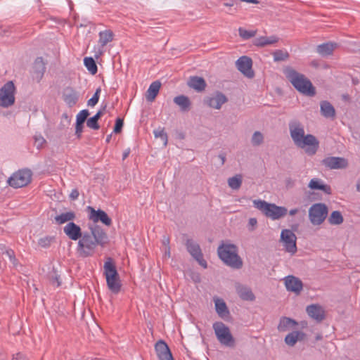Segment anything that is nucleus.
Returning <instances> with one entry per match:
<instances>
[{
    "mask_svg": "<svg viewBox=\"0 0 360 360\" xmlns=\"http://www.w3.org/2000/svg\"><path fill=\"white\" fill-rule=\"evenodd\" d=\"M288 125L290 137L295 145L301 148L307 146L305 152L309 155H314L319 146L317 139L312 134L305 135L304 126L298 120H291Z\"/></svg>",
    "mask_w": 360,
    "mask_h": 360,
    "instance_id": "nucleus-1",
    "label": "nucleus"
},
{
    "mask_svg": "<svg viewBox=\"0 0 360 360\" xmlns=\"http://www.w3.org/2000/svg\"><path fill=\"white\" fill-rule=\"evenodd\" d=\"M283 73L292 85L300 93L313 96L316 94L311 82L303 74L297 72L291 67H285Z\"/></svg>",
    "mask_w": 360,
    "mask_h": 360,
    "instance_id": "nucleus-2",
    "label": "nucleus"
},
{
    "mask_svg": "<svg viewBox=\"0 0 360 360\" xmlns=\"http://www.w3.org/2000/svg\"><path fill=\"white\" fill-rule=\"evenodd\" d=\"M238 247L231 243H222L217 248L219 259L228 266L233 269L242 268L243 262L238 254Z\"/></svg>",
    "mask_w": 360,
    "mask_h": 360,
    "instance_id": "nucleus-3",
    "label": "nucleus"
},
{
    "mask_svg": "<svg viewBox=\"0 0 360 360\" xmlns=\"http://www.w3.org/2000/svg\"><path fill=\"white\" fill-rule=\"evenodd\" d=\"M89 232H84L82 237L78 241L77 253L82 257H91L94 255L98 243Z\"/></svg>",
    "mask_w": 360,
    "mask_h": 360,
    "instance_id": "nucleus-4",
    "label": "nucleus"
},
{
    "mask_svg": "<svg viewBox=\"0 0 360 360\" xmlns=\"http://www.w3.org/2000/svg\"><path fill=\"white\" fill-rule=\"evenodd\" d=\"M212 327L217 340L221 345L229 347L234 346L235 340L228 326L222 322H215Z\"/></svg>",
    "mask_w": 360,
    "mask_h": 360,
    "instance_id": "nucleus-5",
    "label": "nucleus"
},
{
    "mask_svg": "<svg viewBox=\"0 0 360 360\" xmlns=\"http://www.w3.org/2000/svg\"><path fill=\"white\" fill-rule=\"evenodd\" d=\"M328 207L321 202L312 205L309 209V219L314 226L321 225L328 216Z\"/></svg>",
    "mask_w": 360,
    "mask_h": 360,
    "instance_id": "nucleus-6",
    "label": "nucleus"
},
{
    "mask_svg": "<svg viewBox=\"0 0 360 360\" xmlns=\"http://www.w3.org/2000/svg\"><path fill=\"white\" fill-rule=\"evenodd\" d=\"M32 173L29 169H20L13 173L8 179L10 186L18 188L26 186L31 182Z\"/></svg>",
    "mask_w": 360,
    "mask_h": 360,
    "instance_id": "nucleus-7",
    "label": "nucleus"
},
{
    "mask_svg": "<svg viewBox=\"0 0 360 360\" xmlns=\"http://www.w3.org/2000/svg\"><path fill=\"white\" fill-rule=\"evenodd\" d=\"M15 87L12 81L7 82L0 89V106L8 108L15 103Z\"/></svg>",
    "mask_w": 360,
    "mask_h": 360,
    "instance_id": "nucleus-8",
    "label": "nucleus"
},
{
    "mask_svg": "<svg viewBox=\"0 0 360 360\" xmlns=\"http://www.w3.org/2000/svg\"><path fill=\"white\" fill-rule=\"evenodd\" d=\"M185 245L187 251L193 257V259H195L201 266L206 269L207 267V264L203 259V255L199 244L195 242L193 239H187Z\"/></svg>",
    "mask_w": 360,
    "mask_h": 360,
    "instance_id": "nucleus-9",
    "label": "nucleus"
},
{
    "mask_svg": "<svg viewBox=\"0 0 360 360\" xmlns=\"http://www.w3.org/2000/svg\"><path fill=\"white\" fill-rule=\"evenodd\" d=\"M281 239L284 243L285 250L290 253L294 254L297 251L296 236L290 230L284 229L281 231Z\"/></svg>",
    "mask_w": 360,
    "mask_h": 360,
    "instance_id": "nucleus-10",
    "label": "nucleus"
},
{
    "mask_svg": "<svg viewBox=\"0 0 360 360\" xmlns=\"http://www.w3.org/2000/svg\"><path fill=\"white\" fill-rule=\"evenodd\" d=\"M87 210L89 212V219L94 221L95 224L98 221L102 222L106 226H110L112 224L111 219L108 217L107 213L102 210H96L91 206L87 207Z\"/></svg>",
    "mask_w": 360,
    "mask_h": 360,
    "instance_id": "nucleus-11",
    "label": "nucleus"
},
{
    "mask_svg": "<svg viewBox=\"0 0 360 360\" xmlns=\"http://www.w3.org/2000/svg\"><path fill=\"white\" fill-rule=\"evenodd\" d=\"M227 101V97L220 91H217L213 95L207 96L204 99L205 104L212 108L217 110L220 109L222 105Z\"/></svg>",
    "mask_w": 360,
    "mask_h": 360,
    "instance_id": "nucleus-12",
    "label": "nucleus"
},
{
    "mask_svg": "<svg viewBox=\"0 0 360 360\" xmlns=\"http://www.w3.org/2000/svg\"><path fill=\"white\" fill-rule=\"evenodd\" d=\"M236 67L245 76L248 78H252L255 75L252 70V60L250 57L242 56L236 60Z\"/></svg>",
    "mask_w": 360,
    "mask_h": 360,
    "instance_id": "nucleus-13",
    "label": "nucleus"
},
{
    "mask_svg": "<svg viewBox=\"0 0 360 360\" xmlns=\"http://www.w3.org/2000/svg\"><path fill=\"white\" fill-rule=\"evenodd\" d=\"M90 234L98 245L103 247L108 243V235L102 227L97 224L89 225Z\"/></svg>",
    "mask_w": 360,
    "mask_h": 360,
    "instance_id": "nucleus-14",
    "label": "nucleus"
},
{
    "mask_svg": "<svg viewBox=\"0 0 360 360\" xmlns=\"http://www.w3.org/2000/svg\"><path fill=\"white\" fill-rule=\"evenodd\" d=\"M322 164L331 169H344L347 167V160L340 157H328L322 160Z\"/></svg>",
    "mask_w": 360,
    "mask_h": 360,
    "instance_id": "nucleus-15",
    "label": "nucleus"
},
{
    "mask_svg": "<svg viewBox=\"0 0 360 360\" xmlns=\"http://www.w3.org/2000/svg\"><path fill=\"white\" fill-rule=\"evenodd\" d=\"M155 349L159 360H174L172 352L164 340H159L155 345Z\"/></svg>",
    "mask_w": 360,
    "mask_h": 360,
    "instance_id": "nucleus-16",
    "label": "nucleus"
},
{
    "mask_svg": "<svg viewBox=\"0 0 360 360\" xmlns=\"http://www.w3.org/2000/svg\"><path fill=\"white\" fill-rule=\"evenodd\" d=\"M65 235L72 240H79L82 237L83 232L80 226L74 222L68 223L63 228Z\"/></svg>",
    "mask_w": 360,
    "mask_h": 360,
    "instance_id": "nucleus-17",
    "label": "nucleus"
},
{
    "mask_svg": "<svg viewBox=\"0 0 360 360\" xmlns=\"http://www.w3.org/2000/svg\"><path fill=\"white\" fill-rule=\"evenodd\" d=\"M285 285L288 291L297 295L300 293L303 288L302 281L294 276H288L285 278Z\"/></svg>",
    "mask_w": 360,
    "mask_h": 360,
    "instance_id": "nucleus-18",
    "label": "nucleus"
},
{
    "mask_svg": "<svg viewBox=\"0 0 360 360\" xmlns=\"http://www.w3.org/2000/svg\"><path fill=\"white\" fill-rule=\"evenodd\" d=\"M288 213V210L285 207L277 206L275 204L270 203L265 215L273 220L279 219Z\"/></svg>",
    "mask_w": 360,
    "mask_h": 360,
    "instance_id": "nucleus-19",
    "label": "nucleus"
},
{
    "mask_svg": "<svg viewBox=\"0 0 360 360\" xmlns=\"http://www.w3.org/2000/svg\"><path fill=\"white\" fill-rule=\"evenodd\" d=\"M186 84L196 92H202L207 86L205 79L199 76H191L187 80Z\"/></svg>",
    "mask_w": 360,
    "mask_h": 360,
    "instance_id": "nucleus-20",
    "label": "nucleus"
},
{
    "mask_svg": "<svg viewBox=\"0 0 360 360\" xmlns=\"http://www.w3.org/2000/svg\"><path fill=\"white\" fill-rule=\"evenodd\" d=\"M307 314L316 320L317 322H321L325 319V311L323 307L319 304H311L307 307Z\"/></svg>",
    "mask_w": 360,
    "mask_h": 360,
    "instance_id": "nucleus-21",
    "label": "nucleus"
},
{
    "mask_svg": "<svg viewBox=\"0 0 360 360\" xmlns=\"http://www.w3.org/2000/svg\"><path fill=\"white\" fill-rule=\"evenodd\" d=\"M235 288L237 294L242 300L247 301H253L255 300V296L252 292V290L247 285L236 283Z\"/></svg>",
    "mask_w": 360,
    "mask_h": 360,
    "instance_id": "nucleus-22",
    "label": "nucleus"
},
{
    "mask_svg": "<svg viewBox=\"0 0 360 360\" xmlns=\"http://www.w3.org/2000/svg\"><path fill=\"white\" fill-rule=\"evenodd\" d=\"M64 101L69 107L74 106L79 99L78 93L71 87H67L63 91Z\"/></svg>",
    "mask_w": 360,
    "mask_h": 360,
    "instance_id": "nucleus-23",
    "label": "nucleus"
},
{
    "mask_svg": "<svg viewBox=\"0 0 360 360\" xmlns=\"http://www.w3.org/2000/svg\"><path fill=\"white\" fill-rule=\"evenodd\" d=\"M174 103L177 105L181 112H188L191 108V102L189 98L184 95H179L174 98Z\"/></svg>",
    "mask_w": 360,
    "mask_h": 360,
    "instance_id": "nucleus-24",
    "label": "nucleus"
},
{
    "mask_svg": "<svg viewBox=\"0 0 360 360\" xmlns=\"http://www.w3.org/2000/svg\"><path fill=\"white\" fill-rule=\"evenodd\" d=\"M305 334L302 331H292L288 333L285 338V342L290 347H293L297 341H302L304 339Z\"/></svg>",
    "mask_w": 360,
    "mask_h": 360,
    "instance_id": "nucleus-25",
    "label": "nucleus"
},
{
    "mask_svg": "<svg viewBox=\"0 0 360 360\" xmlns=\"http://www.w3.org/2000/svg\"><path fill=\"white\" fill-rule=\"evenodd\" d=\"M321 114L326 118H334L335 110L332 104L328 101H322L320 103Z\"/></svg>",
    "mask_w": 360,
    "mask_h": 360,
    "instance_id": "nucleus-26",
    "label": "nucleus"
},
{
    "mask_svg": "<svg viewBox=\"0 0 360 360\" xmlns=\"http://www.w3.org/2000/svg\"><path fill=\"white\" fill-rule=\"evenodd\" d=\"M161 83L159 81L153 82L148 89L146 94V98L148 102H153L159 93Z\"/></svg>",
    "mask_w": 360,
    "mask_h": 360,
    "instance_id": "nucleus-27",
    "label": "nucleus"
},
{
    "mask_svg": "<svg viewBox=\"0 0 360 360\" xmlns=\"http://www.w3.org/2000/svg\"><path fill=\"white\" fill-rule=\"evenodd\" d=\"M103 268L105 278H107L108 277H119V274L116 269V266L110 257L107 259V260L104 263Z\"/></svg>",
    "mask_w": 360,
    "mask_h": 360,
    "instance_id": "nucleus-28",
    "label": "nucleus"
},
{
    "mask_svg": "<svg viewBox=\"0 0 360 360\" xmlns=\"http://www.w3.org/2000/svg\"><path fill=\"white\" fill-rule=\"evenodd\" d=\"M279 38L275 35L270 37H260L254 41V45L258 47H264L265 46L271 45L277 43Z\"/></svg>",
    "mask_w": 360,
    "mask_h": 360,
    "instance_id": "nucleus-29",
    "label": "nucleus"
},
{
    "mask_svg": "<svg viewBox=\"0 0 360 360\" xmlns=\"http://www.w3.org/2000/svg\"><path fill=\"white\" fill-rule=\"evenodd\" d=\"M309 188L312 190L323 191L326 193H330L331 188L329 186L323 184L322 181L317 178L311 179L308 185Z\"/></svg>",
    "mask_w": 360,
    "mask_h": 360,
    "instance_id": "nucleus-30",
    "label": "nucleus"
},
{
    "mask_svg": "<svg viewBox=\"0 0 360 360\" xmlns=\"http://www.w3.org/2000/svg\"><path fill=\"white\" fill-rule=\"evenodd\" d=\"M214 303L216 311L221 318L225 319L229 316L228 307L222 299H216Z\"/></svg>",
    "mask_w": 360,
    "mask_h": 360,
    "instance_id": "nucleus-31",
    "label": "nucleus"
},
{
    "mask_svg": "<svg viewBox=\"0 0 360 360\" xmlns=\"http://www.w3.org/2000/svg\"><path fill=\"white\" fill-rule=\"evenodd\" d=\"M297 325L295 320L283 316L280 319L279 324L278 326V330L280 332L286 331L288 329L293 328Z\"/></svg>",
    "mask_w": 360,
    "mask_h": 360,
    "instance_id": "nucleus-32",
    "label": "nucleus"
},
{
    "mask_svg": "<svg viewBox=\"0 0 360 360\" xmlns=\"http://www.w3.org/2000/svg\"><path fill=\"white\" fill-rule=\"evenodd\" d=\"M76 218V214L73 211L61 213L55 217V222L58 225L63 224L66 222H73L72 221Z\"/></svg>",
    "mask_w": 360,
    "mask_h": 360,
    "instance_id": "nucleus-33",
    "label": "nucleus"
},
{
    "mask_svg": "<svg viewBox=\"0 0 360 360\" xmlns=\"http://www.w3.org/2000/svg\"><path fill=\"white\" fill-rule=\"evenodd\" d=\"M337 46L336 43L328 42L319 45L316 50L320 55L327 56L331 55Z\"/></svg>",
    "mask_w": 360,
    "mask_h": 360,
    "instance_id": "nucleus-34",
    "label": "nucleus"
},
{
    "mask_svg": "<svg viewBox=\"0 0 360 360\" xmlns=\"http://www.w3.org/2000/svg\"><path fill=\"white\" fill-rule=\"evenodd\" d=\"M99 40L98 44L101 47L103 48L107 45L108 43L112 41L114 39V33L110 30H105L104 31H101L98 34Z\"/></svg>",
    "mask_w": 360,
    "mask_h": 360,
    "instance_id": "nucleus-35",
    "label": "nucleus"
},
{
    "mask_svg": "<svg viewBox=\"0 0 360 360\" xmlns=\"http://www.w3.org/2000/svg\"><path fill=\"white\" fill-rule=\"evenodd\" d=\"M33 69L36 74V77L41 79L46 70L45 64L41 57L36 58L34 63Z\"/></svg>",
    "mask_w": 360,
    "mask_h": 360,
    "instance_id": "nucleus-36",
    "label": "nucleus"
},
{
    "mask_svg": "<svg viewBox=\"0 0 360 360\" xmlns=\"http://www.w3.org/2000/svg\"><path fill=\"white\" fill-rule=\"evenodd\" d=\"M107 285L113 293H118L121 289V284L119 277H108L106 278Z\"/></svg>",
    "mask_w": 360,
    "mask_h": 360,
    "instance_id": "nucleus-37",
    "label": "nucleus"
},
{
    "mask_svg": "<svg viewBox=\"0 0 360 360\" xmlns=\"http://www.w3.org/2000/svg\"><path fill=\"white\" fill-rule=\"evenodd\" d=\"M328 222L331 225H340L343 222V217L340 212L333 211L328 218Z\"/></svg>",
    "mask_w": 360,
    "mask_h": 360,
    "instance_id": "nucleus-38",
    "label": "nucleus"
},
{
    "mask_svg": "<svg viewBox=\"0 0 360 360\" xmlns=\"http://www.w3.org/2000/svg\"><path fill=\"white\" fill-rule=\"evenodd\" d=\"M84 63L87 70L92 74L95 75L97 71V65L94 59L91 57H86L84 59Z\"/></svg>",
    "mask_w": 360,
    "mask_h": 360,
    "instance_id": "nucleus-39",
    "label": "nucleus"
},
{
    "mask_svg": "<svg viewBox=\"0 0 360 360\" xmlns=\"http://www.w3.org/2000/svg\"><path fill=\"white\" fill-rule=\"evenodd\" d=\"M228 184L233 190L239 189L242 184V176L240 175H236L229 178L228 179Z\"/></svg>",
    "mask_w": 360,
    "mask_h": 360,
    "instance_id": "nucleus-40",
    "label": "nucleus"
},
{
    "mask_svg": "<svg viewBox=\"0 0 360 360\" xmlns=\"http://www.w3.org/2000/svg\"><path fill=\"white\" fill-rule=\"evenodd\" d=\"M273 56L275 62L286 60L290 56L288 52L285 50H276Z\"/></svg>",
    "mask_w": 360,
    "mask_h": 360,
    "instance_id": "nucleus-41",
    "label": "nucleus"
},
{
    "mask_svg": "<svg viewBox=\"0 0 360 360\" xmlns=\"http://www.w3.org/2000/svg\"><path fill=\"white\" fill-rule=\"evenodd\" d=\"M253 205L255 207L262 211L264 214L265 212H266L269 206H270V203H268L266 201L262 200H253Z\"/></svg>",
    "mask_w": 360,
    "mask_h": 360,
    "instance_id": "nucleus-42",
    "label": "nucleus"
},
{
    "mask_svg": "<svg viewBox=\"0 0 360 360\" xmlns=\"http://www.w3.org/2000/svg\"><path fill=\"white\" fill-rule=\"evenodd\" d=\"M263 141L264 136L262 134L260 131L254 132L251 139L252 144L255 146H258L261 145Z\"/></svg>",
    "mask_w": 360,
    "mask_h": 360,
    "instance_id": "nucleus-43",
    "label": "nucleus"
},
{
    "mask_svg": "<svg viewBox=\"0 0 360 360\" xmlns=\"http://www.w3.org/2000/svg\"><path fill=\"white\" fill-rule=\"evenodd\" d=\"M239 36L243 39H249L256 35L257 31H248L242 27L238 29Z\"/></svg>",
    "mask_w": 360,
    "mask_h": 360,
    "instance_id": "nucleus-44",
    "label": "nucleus"
},
{
    "mask_svg": "<svg viewBox=\"0 0 360 360\" xmlns=\"http://www.w3.org/2000/svg\"><path fill=\"white\" fill-rule=\"evenodd\" d=\"M154 135L156 138L160 137L163 141L164 146H167V134L165 132L164 129H158L154 130Z\"/></svg>",
    "mask_w": 360,
    "mask_h": 360,
    "instance_id": "nucleus-45",
    "label": "nucleus"
},
{
    "mask_svg": "<svg viewBox=\"0 0 360 360\" xmlns=\"http://www.w3.org/2000/svg\"><path fill=\"white\" fill-rule=\"evenodd\" d=\"M98 118H97L95 116H93L91 117H90L89 119H88L86 120V126L88 127H89L90 129H94V130H98L100 128V126L98 124Z\"/></svg>",
    "mask_w": 360,
    "mask_h": 360,
    "instance_id": "nucleus-46",
    "label": "nucleus"
},
{
    "mask_svg": "<svg viewBox=\"0 0 360 360\" xmlns=\"http://www.w3.org/2000/svg\"><path fill=\"white\" fill-rule=\"evenodd\" d=\"M89 115L88 110H82L77 115L76 117V122L84 124Z\"/></svg>",
    "mask_w": 360,
    "mask_h": 360,
    "instance_id": "nucleus-47",
    "label": "nucleus"
},
{
    "mask_svg": "<svg viewBox=\"0 0 360 360\" xmlns=\"http://www.w3.org/2000/svg\"><path fill=\"white\" fill-rule=\"evenodd\" d=\"M224 5L229 7L235 6L233 9H230V11L228 12L229 14H233L238 11V8H240V4H239L238 0H231L229 2L224 3Z\"/></svg>",
    "mask_w": 360,
    "mask_h": 360,
    "instance_id": "nucleus-48",
    "label": "nucleus"
},
{
    "mask_svg": "<svg viewBox=\"0 0 360 360\" xmlns=\"http://www.w3.org/2000/svg\"><path fill=\"white\" fill-rule=\"evenodd\" d=\"M54 240L53 237L46 236L39 240L38 244L42 248H48L50 246L51 242Z\"/></svg>",
    "mask_w": 360,
    "mask_h": 360,
    "instance_id": "nucleus-49",
    "label": "nucleus"
},
{
    "mask_svg": "<svg viewBox=\"0 0 360 360\" xmlns=\"http://www.w3.org/2000/svg\"><path fill=\"white\" fill-rule=\"evenodd\" d=\"M100 93H101V89L98 88L96 90V92L94 93L92 98L88 101L87 105L89 106L96 105L98 102Z\"/></svg>",
    "mask_w": 360,
    "mask_h": 360,
    "instance_id": "nucleus-50",
    "label": "nucleus"
},
{
    "mask_svg": "<svg viewBox=\"0 0 360 360\" xmlns=\"http://www.w3.org/2000/svg\"><path fill=\"white\" fill-rule=\"evenodd\" d=\"M50 281L53 285L56 283V285L58 287L60 285V276L57 274V273L53 270L52 273L49 275Z\"/></svg>",
    "mask_w": 360,
    "mask_h": 360,
    "instance_id": "nucleus-51",
    "label": "nucleus"
},
{
    "mask_svg": "<svg viewBox=\"0 0 360 360\" xmlns=\"http://www.w3.org/2000/svg\"><path fill=\"white\" fill-rule=\"evenodd\" d=\"M123 124H124V121L121 118H117L115 121V127H114V130L113 131L115 133V134H119L122 131V127H123Z\"/></svg>",
    "mask_w": 360,
    "mask_h": 360,
    "instance_id": "nucleus-52",
    "label": "nucleus"
},
{
    "mask_svg": "<svg viewBox=\"0 0 360 360\" xmlns=\"http://www.w3.org/2000/svg\"><path fill=\"white\" fill-rule=\"evenodd\" d=\"M46 143V140L41 135H36L34 136V143L38 149L41 148Z\"/></svg>",
    "mask_w": 360,
    "mask_h": 360,
    "instance_id": "nucleus-53",
    "label": "nucleus"
},
{
    "mask_svg": "<svg viewBox=\"0 0 360 360\" xmlns=\"http://www.w3.org/2000/svg\"><path fill=\"white\" fill-rule=\"evenodd\" d=\"M84 124L76 122L75 124V134L78 139H80L82 136V133L83 131Z\"/></svg>",
    "mask_w": 360,
    "mask_h": 360,
    "instance_id": "nucleus-54",
    "label": "nucleus"
},
{
    "mask_svg": "<svg viewBox=\"0 0 360 360\" xmlns=\"http://www.w3.org/2000/svg\"><path fill=\"white\" fill-rule=\"evenodd\" d=\"M79 195V191L77 189H73L70 194V198L72 200H75L78 198Z\"/></svg>",
    "mask_w": 360,
    "mask_h": 360,
    "instance_id": "nucleus-55",
    "label": "nucleus"
},
{
    "mask_svg": "<svg viewBox=\"0 0 360 360\" xmlns=\"http://www.w3.org/2000/svg\"><path fill=\"white\" fill-rule=\"evenodd\" d=\"M106 108H107V104H105L104 106H103L101 108V110H99L97 113L94 115L95 117H96L98 119H101V117L103 116V115L105 113V110H106Z\"/></svg>",
    "mask_w": 360,
    "mask_h": 360,
    "instance_id": "nucleus-56",
    "label": "nucleus"
},
{
    "mask_svg": "<svg viewBox=\"0 0 360 360\" xmlns=\"http://www.w3.org/2000/svg\"><path fill=\"white\" fill-rule=\"evenodd\" d=\"M285 186L287 188H292L295 186V180L291 178H287L285 180Z\"/></svg>",
    "mask_w": 360,
    "mask_h": 360,
    "instance_id": "nucleus-57",
    "label": "nucleus"
},
{
    "mask_svg": "<svg viewBox=\"0 0 360 360\" xmlns=\"http://www.w3.org/2000/svg\"><path fill=\"white\" fill-rule=\"evenodd\" d=\"M257 221L255 218H250L248 221V226L252 228L250 229L251 231L254 230L255 226L257 225Z\"/></svg>",
    "mask_w": 360,
    "mask_h": 360,
    "instance_id": "nucleus-58",
    "label": "nucleus"
},
{
    "mask_svg": "<svg viewBox=\"0 0 360 360\" xmlns=\"http://www.w3.org/2000/svg\"><path fill=\"white\" fill-rule=\"evenodd\" d=\"M12 360H28V359L22 354L18 353L15 356H13Z\"/></svg>",
    "mask_w": 360,
    "mask_h": 360,
    "instance_id": "nucleus-59",
    "label": "nucleus"
},
{
    "mask_svg": "<svg viewBox=\"0 0 360 360\" xmlns=\"http://www.w3.org/2000/svg\"><path fill=\"white\" fill-rule=\"evenodd\" d=\"M5 254L9 257L10 260L14 259V252L12 250H7Z\"/></svg>",
    "mask_w": 360,
    "mask_h": 360,
    "instance_id": "nucleus-60",
    "label": "nucleus"
},
{
    "mask_svg": "<svg viewBox=\"0 0 360 360\" xmlns=\"http://www.w3.org/2000/svg\"><path fill=\"white\" fill-rule=\"evenodd\" d=\"M162 244H163L166 248L169 247V237H167V236H163Z\"/></svg>",
    "mask_w": 360,
    "mask_h": 360,
    "instance_id": "nucleus-61",
    "label": "nucleus"
},
{
    "mask_svg": "<svg viewBox=\"0 0 360 360\" xmlns=\"http://www.w3.org/2000/svg\"><path fill=\"white\" fill-rule=\"evenodd\" d=\"M218 158L221 160V165H223L226 161V155L224 153H220Z\"/></svg>",
    "mask_w": 360,
    "mask_h": 360,
    "instance_id": "nucleus-62",
    "label": "nucleus"
},
{
    "mask_svg": "<svg viewBox=\"0 0 360 360\" xmlns=\"http://www.w3.org/2000/svg\"><path fill=\"white\" fill-rule=\"evenodd\" d=\"M130 153V149L128 148L127 150H126L124 153H123V155H122V159L124 160L126 159L129 155Z\"/></svg>",
    "mask_w": 360,
    "mask_h": 360,
    "instance_id": "nucleus-63",
    "label": "nucleus"
},
{
    "mask_svg": "<svg viewBox=\"0 0 360 360\" xmlns=\"http://www.w3.org/2000/svg\"><path fill=\"white\" fill-rule=\"evenodd\" d=\"M170 247L165 248V257H170Z\"/></svg>",
    "mask_w": 360,
    "mask_h": 360,
    "instance_id": "nucleus-64",
    "label": "nucleus"
}]
</instances>
